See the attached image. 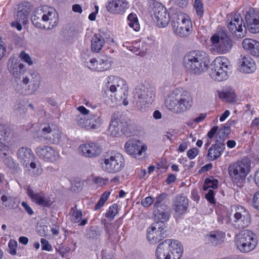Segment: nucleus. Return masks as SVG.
Wrapping results in <instances>:
<instances>
[{"instance_id":"nucleus-1","label":"nucleus","mask_w":259,"mask_h":259,"mask_svg":"<svg viewBox=\"0 0 259 259\" xmlns=\"http://www.w3.org/2000/svg\"><path fill=\"white\" fill-rule=\"evenodd\" d=\"M165 104L167 109L172 113H183L192 107L193 96L191 92L183 88H176L167 96Z\"/></svg>"},{"instance_id":"nucleus-2","label":"nucleus","mask_w":259,"mask_h":259,"mask_svg":"<svg viewBox=\"0 0 259 259\" xmlns=\"http://www.w3.org/2000/svg\"><path fill=\"white\" fill-rule=\"evenodd\" d=\"M183 65L187 72L199 75L207 69L208 55L201 50L190 51L183 58Z\"/></svg>"},{"instance_id":"nucleus-3","label":"nucleus","mask_w":259,"mask_h":259,"mask_svg":"<svg viewBox=\"0 0 259 259\" xmlns=\"http://www.w3.org/2000/svg\"><path fill=\"white\" fill-rule=\"evenodd\" d=\"M155 210V216L159 221L153 223L147 229V239L150 241L155 243L161 241L165 237L164 230L166 228L164 222L168 220L169 213L164 210L156 208Z\"/></svg>"},{"instance_id":"nucleus-4","label":"nucleus","mask_w":259,"mask_h":259,"mask_svg":"<svg viewBox=\"0 0 259 259\" xmlns=\"http://www.w3.org/2000/svg\"><path fill=\"white\" fill-rule=\"evenodd\" d=\"M228 223L233 228L241 230L247 227L251 222V216L244 207L239 205L231 206V211L228 212Z\"/></svg>"},{"instance_id":"nucleus-5","label":"nucleus","mask_w":259,"mask_h":259,"mask_svg":"<svg viewBox=\"0 0 259 259\" xmlns=\"http://www.w3.org/2000/svg\"><path fill=\"white\" fill-rule=\"evenodd\" d=\"M250 161L248 158H243L240 161L231 164L228 166L229 176L234 183L239 187L242 186L246 177L249 174Z\"/></svg>"},{"instance_id":"nucleus-6","label":"nucleus","mask_w":259,"mask_h":259,"mask_svg":"<svg viewBox=\"0 0 259 259\" xmlns=\"http://www.w3.org/2000/svg\"><path fill=\"white\" fill-rule=\"evenodd\" d=\"M101 162L104 171L115 174L121 171L124 166V159L119 153L115 151H108L104 153Z\"/></svg>"},{"instance_id":"nucleus-7","label":"nucleus","mask_w":259,"mask_h":259,"mask_svg":"<svg viewBox=\"0 0 259 259\" xmlns=\"http://www.w3.org/2000/svg\"><path fill=\"white\" fill-rule=\"evenodd\" d=\"M109 131L114 137L120 136L122 134L128 136L132 133L133 128L124 117L117 113H114L112 117Z\"/></svg>"},{"instance_id":"nucleus-8","label":"nucleus","mask_w":259,"mask_h":259,"mask_svg":"<svg viewBox=\"0 0 259 259\" xmlns=\"http://www.w3.org/2000/svg\"><path fill=\"white\" fill-rule=\"evenodd\" d=\"M155 97L154 87L142 84L139 85L135 90L134 99L137 106L143 108L142 106L151 103Z\"/></svg>"},{"instance_id":"nucleus-9","label":"nucleus","mask_w":259,"mask_h":259,"mask_svg":"<svg viewBox=\"0 0 259 259\" xmlns=\"http://www.w3.org/2000/svg\"><path fill=\"white\" fill-rule=\"evenodd\" d=\"M211 47L220 54L228 53L233 46V41L228 34L223 32H219L212 35L210 38Z\"/></svg>"},{"instance_id":"nucleus-10","label":"nucleus","mask_w":259,"mask_h":259,"mask_svg":"<svg viewBox=\"0 0 259 259\" xmlns=\"http://www.w3.org/2000/svg\"><path fill=\"white\" fill-rule=\"evenodd\" d=\"M17 158L24 167L30 168L29 170L34 175L38 176L41 173V169L36 166L35 156L32 150L26 147L20 148L17 153Z\"/></svg>"},{"instance_id":"nucleus-11","label":"nucleus","mask_w":259,"mask_h":259,"mask_svg":"<svg viewBox=\"0 0 259 259\" xmlns=\"http://www.w3.org/2000/svg\"><path fill=\"white\" fill-rule=\"evenodd\" d=\"M212 77L218 81H222L228 78L230 65L228 59L224 57L215 59L211 64Z\"/></svg>"},{"instance_id":"nucleus-12","label":"nucleus","mask_w":259,"mask_h":259,"mask_svg":"<svg viewBox=\"0 0 259 259\" xmlns=\"http://www.w3.org/2000/svg\"><path fill=\"white\" fill-rule=\"evenodd\" d=\"M106 87L114 93V96L121 99L126 98L128 95V85L126 81L120 77L110 76L108 77Z\"/></svg>"},{"instance_id":"nucleus-13","label":"nucleus","mask_w":259,"mask_h":259,"mask_svg":"<svg viewBox=\"0 0 259 259\" xmlns=\"http://www.w3.org/2000/svg\"><path fill=\"white\" fill-rule=\"evenodd\" d=\"M227 27L229 30L236 38H242L246 35V27L243 19L239 13H235L228 20Z\"/></svg>"},{"instance_id":"nucleus-14","label":"nucleus","mask_w":259,"mask_h":259,"mask_svg":"<svg viewBox=\"0 0 259 259\" xmlns=\"http://www.w3.org/2000/svg\"><path fill=\"white\" fill-rule=\"evenodd\" d=\"M40 136L50 143L59 144L62 142L63 135L57 127L47 124L41 126Z\"/></svg>"},{"instance_id":"nucleus-15","label":"nucleus","mask_w":259,"mask_h":259,"mask_svg":"<svg viewBox=\"0 0 259 259\" xmlns=\"http://www.w3.org/2000/svg\"><path fill=\"white\" fill-rule=\"evenodd\" d=\"M153 19L159 28L165 27L169 22L170 17L167 9L161 4L155 3L152 8Z\"/></svg>"},{"instance_id":"nucleus-16","label":"nucleus","mask_w":259,"mask_h":259,"mask_svg":"<svg viewBox=\"0 0 259 259\" xmlns=\"http://www.w3.org/2000/svg\"><path fill=\"white\" fill-rule=\"evenodd\" d=\"M78 151L83 157L94 158L101 155L102 148L97 143L89 142L81 144L78 147Z\"/></svg>"},{"instance_id":"nucleus-17","label":"nucleus","mask_w":259,"mask_h":259,"mask_svg":"<svg viewBox=\"0 0 259 259\" xmlns=\"http://www.w3.org/2000/svg\"><path fill=\"white\" fill-rule=\"evenodd\" d=\"M246 29L253 34L259 32V12L250 8L245 14Z\"/></svg>"},{"instance_id":"nucleus-18","label":"nucleus","mask_w":259,"mask_h":259,"mask_svg":"<svg viewBox=\"0 0 259 259\" xmlns=\"http://www.w3.org/2000/svg\"><path fill=\"white\" fill-rule=\"evenodd\" d=\"M35 152L40 158L47 162H54L60 158L59 152L49 146H38L36 148Z\"/></svg>"},{"instance_id":"nucleus-19","label":"nucleus","mask_w":259,"mask_h":259,"mask_svg":"<svg viewBox=\"0 0 259 259\" xmlns=\"http://www.w3.org/2000/svg\"><path fill=\"white\" fill-rule=\"evenodd\" d=\"M8 69L16 79H20L25 72V66L15 57H11L7 63Z\"/></svg>"},{"instance_id":"nucleus-20","label":"nucleus","mask_w":259,"mask_h":259,"mask_svg":"<svg viewBox=\"0 0 259 259\" xmlns=\"http://www.w3.org/2000/svg\"><path fill=\"white\" fill-rule=\"evenodd\" d=\"M124 148L126 152L135 158L142 155L143 152L146 150V147L139 140L134 139L128 140L125 144Z\"/></svg>"},{"instance_id":"nucleus-21","label":"nucleus","mask_w":259,"mask_h":259,"mask_svg":"<svg viewBox=\"0 0 259 259\" xmlns=\"http://www.w3.org/2000/svg\"><path fill=\"white\" fill-rule=\"evenodd\" d=\"M45 29L50 30L55 27L59 21V16L55 10L52 8H43Z\"/></svg>"},{"instance_id":"nucleus-22","label":"nucleus","mask_w":259,"mask_h":259,"mask_svg":"<svg viewBox=\"0 0 259 259\" xmlns=\"http://www.w3.org/2000/svg\"><path fill=\"white\" fill-rule=\"evenodd\" d=\"M45 29L50 30L55 27L59 21V16L55 10L52 8H43Z\"/></svg>"},{"instance_id":"nucleus-23","label":"nucleus","mask_w":259,"mask_h":259,"mask_svg":"<svg viewBox=\"0 0 259 259\" xmlns=\"http://www.w3.org/2000/svg\"><path fill=\"white\" fill-rule=\"evenodd\" d=\"M128 4L126 0H108L106 8L111 14L122 15L127 9Z\"/></svg>"},{"instance_id":"nucleus-24","label":"nucleus","mask_w":259,"mask_h":259,"mask_svg":"<svg viewBox=\"0 0 259 259\" xmlns=\"http://www.w3.org/2000/svg\"><path fill=\"white\" fill-rule=\"evenodd\" d=\"M88 67L93 71H104L111 68V61L107 56H103L98 60L95 58L91 59Z\"/></svg>"},{"instance_id":"nucleus-25","label":"nucleus","mask_w":259,"mask_h":259,"mask_svg":"<svg viewBox=\"0 0 259 259\" xmlns=\"http://www.w3.org/2000/svg\"><path fill=\"white\" fill-rule=\"evenodd\" d=\"M27 193L32 201L38 205L45 207H50L52 205V203L50 197L46 196L42 192L35 193L30 187H28L27 189Z\"/></svg>"},{"instance_id":"nucleus-26","label":"nucleus","mask_w":259,"mask_h":259,"mask_svg":"<svg viewBox=\"0 0 259 259\" xmlns=\"http://www.w3.org/2000/svg\"><path fill=\"white\" fill-rule=\"evenodd\" d=\"M188 199L183 195H177L173 202V209L179 215L184 214L188 207Z\"/></svg>"},{"instance_id":"nucleus-27","label":"nucleus","mask_w":259,"mask_h":259,"mask_svg":"<svg viewBox=\"0 0 259 259\" xmlns=\"http://www.w3.org/2000/svg\"><path fill=\"white\" fill-rule=\"evenodd\" d=\"M240 71L245 73H251L256 69L254 61L249 56H241L239 59Z\"/></svg>"},{"instance_id":"nucleus-28","label":"nucleus","mask_w":259,"mask_h":259,"mask_svg":"<svg viewBox=\"0 0 259 259\" xmlns=\"http://www.w3.org/2000/svg\"><path fill=\"white\" fill-rule=\"evenodd\" d=\"M243 48L250 55L255 57H259V41L256 40L245 38L242 42Z\"/></svg>"},{"instance_id":"nucleus-29","label":"nucleus","mask_w":259,"mask_h":259,"mask_svg":"<svg viewBox=\"0 0 259 259\" xmlns=\"http://www.w3.org/2000/svg\"><path fill=\"white\" fill-rule=\"evenodd\" d=\"M225 149V144L217 139L215 143L212 145L208 149L207 154L208 159L211 161L217 159L222 155Z\"/></svg>"},{"instance_id":"nucleus-30","label":"nucleus","mask_w":259,"mask_h":259,"mask_svg":"<svg viewBox=\"0 0 259 259\" xmlns=\"http://www.w3.org/2000/svg\"><path fill=\"white\" fill-rule=\"evenodd\" d=\"M22 82L25 85L30 83L29 87H31V90L35 91L39 87L40 77L37 74L34 72L29 73L23 78Z\"/></svg>"},{"instance_id":"nucleus-31","label":"nucleus","mask_w":259,"mask_h":259,"mask_svg":"<svg viewBox=\"0 0 259 259\" xmlns=\"http://www.w3.org/2000/svg\"><path fill=\"white\" fill-rule=\"evenodd\" d=\"M192 25L191 20H186V22L181 23L179 26L172 27L176 34L181 37H186L191 33Z\"/></svg>"},{"instance_id":"nucleus-32","label":"nucleus","mask_w":259,"mask_h":259,"mask_svg":"<svg viewBox=\"0 0 259 259\" xmlns=\"http://www.w3.org/2000/svg\"><path fill=\"white\" fill-rule=\"evenodd\" d=\"M105 39L100 33L94 34L91 40V51L94 53H99L105 45Z\"/></svg>"},{"instance_id":"nucleus-33","label":"nucleus","mask_w":259,"mask_h":259,"mask_svg":"<svg viewBox=\"0 0 259 259\" xmlns=\"http://www.w3.org/2000/svg\"><path fill=\"white\" fill-rule=\"evenodd\" d=\"M237 242L240 243H251L257 241L256 236L252 232L249 230H245L238 233L236 237Z\"/></svg>"},{"instance_id":"nucleus-34","label":"nucleus","mask_w":259,"mask_h":259,"mask_svg":"<svg viewBox=\"0 0 259 259\" xmlns=\"http://www.w3.org/2000/svg\"><path fill=\"white\" fill-rule=\"evenodd\" d=\"M43 11L42 9L36 10L32 16L31 21L32 24L37 28L44 29L45 27L44 21Z\"/></svg>"},{"instance_id":"nucleus-35","label":"nucleus","mask_w":259,"mask_h":259,"mask_svg":"<svg viewBox=\"0 0 259 259\" xmlns=\"http://www.w3.org/2000/svg\"><path fill=\"white\" fill-rule=\"evenodd\" d=\"M189 16L186 15L182 12H177L171 15V26L172 27L179 26V25L183 22H186V20H189Z\"/></svg>"},{"instance_id":"nucleus-36","label":"nucleus","mask_w":259,"mask_h":259,"mask_svg":"<svg viewBox=\"0 0 259 259\" xmlns=\"http://www.w3.org/2000/svg\"><path fill=\"white\" fill-rule=\"evenodd\" d=\"M169 249L174 259H180L183 252L182 244H169Z\"/></svg>"},{"instance_id":"nucleus-37","label":"nucleus","mask_w":259,"mask_h":259,"mask_svg":"<svg viewBox=\"0 0 259 259\" xmlns=\"http://www.w3.org/2000/svg\"><path fill=\"white\" fill-rule=\"evenodd\" d=\"M225 237V233L222 231H219L210 232L209 234L206 236V238L208 240L218 242H224Z\"/></svg>"},{"instance_id":"nucleus-38","label":"nucleus","mask_w":259,"mask_h":259,"mask_svg":"<svg viewBox=\"0 0 259 259\" xmlns=\"http://www.w3.org/2000/svg\"><path fill=\"white\" fill-rule=\"evenodd\" d=\"M163 244H159L156 250V255L157 259H174L171 255L165 250L163 247Z\"/></svg>"},{"instance_id":"nucleus-39","label":"nucleus","mask_w":259,"mask_h":259,"mask_svg":"<svg viewBox=\"0 0 259 259\" xmlns=\"http://www.w3.org/2000/svg\"><path fill=\"white\" fill-rule=\"evenodd\" d=\"M127 20L130 27L133 28L136 31L139 30L140 25L136 14L133 13L130 14L127 17Z\"/></svg>"},{"instance_id":"nucleus-40","label":"nucleus","mask_w":259,"mask_h":259,"mask_svg":"<svg viewBox=\"0 0 259 259\" xmlns=\"http://www.w3.org/2000/svg\"><path fill=\"white\" fill-rule=\"evenodd\" d=\"M89 120H90V130L96 129L98 128L102 123V119L100 116H98L96 115H92L90 116Z\"/></svg>"},{"instance_id":"nucleus-41","label":"nucleus","mask_w":259,"mask_h":259,"mask_svg":"<svg viewBox=\"0 0 259 259\" xmlns=\"http://www.w3.org/2000/svg\"><path fill=\"white\" fill-rule=\"evenodd\" d=\"M218 96L221 99H224L228 102H234L236 97L235 94L233 92H219Z\"/></svg>"},{"instance_id":"nucleus-42","label":"nucleus","mask_w":259,"mask_h":259,"mask_svg":"<svg viewBox=\"0 0 259 259\" xmlns=\"http://www.w3.org/2000/svg\"><path fill=\"white\" fill-rule=\"evenodd\" d=\"M89 118L85 119L82 115H79L76 119V122L77 125L81 127L85 128L87 130H90Z\"/></svg>"},{"instance_id":"nucleus-43","label":"nucleus","mask_w":259,"mask_h":259,"mask_svg":"<svg viewBox=\"0 0 259 259\" xmlns=\"http://www.w3.org/2000/svg\"><path fill=\"white\" fill-rule=\"evenodd\" d=\"M218 184V181L217 180L212 178H206L203 186V189L204 191H206L209 188H217Z\"/></svg>"},{"instance_id":"nucleus-44","label":"nucleus","mask_w":259,"mask_h":259,"mask_svg":"<svg viewBox=\"0 0 259 259\" xmlns=\"http://www.w3.org/2000/svg\"><path fill=\"white\" fill-rule=\"evenodd\" d=\"M10 132L5 125H0V141L6 144L9 138Z\"/></svg>"},{"instance_id":"nucleus-45","label":"nucleus","mask_w":259,"mask_h":259,"mask_svg":"<svg viewBox=\"0 0 259 259\" xmlns=\"http://www.w3.org/2000/svg\"><path fill=\"white\" fill-rule=\"evenodd\" d=\"M256 244H236V247L243 253H247L256 247Z\"/></svg>"},{"instance_id":"nucleus-46","label":"nucleus","mask_w":259,"mask_h":259,"mask_svg":"<svg viewBox=\"0 0 259 259\" xmlns=\"http://www.w3.org/2000/svg\"><path fill=\"white\" fill-rule=\"evenodd\" d=\"M110 194V193L109 192L105 191L101 195L99 200L95 206V210H98L104 205L109 196Z\"/></svg>"},{"instance_id":"nucleus-47","label":"nucleus","mask_w":259,"mask_h":259,"mask_svg":"<svg viewBox=\"0 0 259 259\" xmlns=\"http://www.w3.org/2000/svg\"><path fill=\"white\" fill-rule=\"evenodd\" d=\"M118 211V206L116 204H113L110 206L108 210L105 213V216L107 218L113 220Z\"/></svg>"},{"instance_id":"nucleus-48","label":"nucleus","mask_w":259,"mask_h":259,"mask_svg":"<svg viewBox=\"0 0 259 259\" xmlns=\"http://www.w3.org/2000/svg\"><path fill=\"white\" fill-rule=\"evenodd\" d=\"M70 212L72 214L74 217V222L77 223L79 222L82 218V214L81 210H77L76 205L71 208Z\"/></svg>"},{"instance_id":"nucleus-49","label":"nucleus","mask_w":259,"mask_h":259,"mask_svg":"<svg viewBox=\"0 0 259 259\" xmlns=\"http://www.w3.org/2000/svg\"><path fill=\"white\" fill-rule=\"evenodd\" d=\"M230 133V128L228 125H223L219 130L217 138L219 136L220 138H222L223 139L225 138Z\"/></svg>"},{"instance_id":"nucleus-50","label":"nucleus","mask_w":259,"mask_h":259,"mask_svg":"<svg viewBox=\"0 0 259 259\" xmlns=\"http://www.w3.org/2000/svg\"><path fill=\"white\" fill-rule=\"evenodd\" d=\"M197 15L202 17L203 15V6L202 2L200 0H195L194 4Z\"/></svg>"},{"instance_id":"nucleus-51","label":"nucleus","mask_w":259,"mask_h":259,"mask_svg":"<svg viewBox=\"0 0 259 259\" xmlns=\"http://www.w3.org/2000/svg\"><path fill=\"white\" fill-rule=\"evenodd\" d=\"M25 106L21 103L19 102L16 105L14 111L16 115L18 116H22L26 112Z\"/></svg>"},{"instance_id":"nucleus-52","label":"nucleus","mask_w":259,"mask_h":259,"mask_svg":"<svg viewBox=\"0 0 259 259\" xmlns=\"http://www.w3.org/2000/svg\"><path fill=\"white\" fill-rule=\"evenodd\" d=\"M26 12V11L24 12L23 10L19 11L16 15V20L24 24L27 19V15Z\"/></svg>"},{"instance_id":"nucleus-53","label":"nucleus","mask_w":259,"mask_h":259,"mask_svg":"<svg viewBox=\"0 0 259 259\" xmlns=\"http://www.w3.org/2000/svg\"><path fill=\"white\" fill-rule=\"evenodd\" d=\"M167 194L165 193H162L158 195L156 198L155 202L154 204V206L155 208H159L161 206V202L166 198Z\"/></svg>"},{"instance_id":"nucleus-54","label":"nucleus","mask_w":259,"mask_h":259,"mask_svg":"<svg viewBox=\"0 0 259 259\" xmlns=\"http://www.w3.org/2000/svg\"><path fill=\"white\" fill-rule=\"evenodd\" d=\"M102 259H114L113 253L110 249L103 250L102 251Z\"/></svg>"},{"instance_id":"nucleus-55","label":"nucleus","mask_w":259,"mask_h":259,"mask_svg":"<svg viewBox=\"0 0 259 259\" xmlns=\"http://www.w3.org/2000/svg\"><path fill=\"white\" fill-rule=\"evenodd\" d=\"M108 181V179L103 178L100 177H95L93 179L94 183L98 185L99 186H102L103 185H105Z\"/></svg>"},{"instance_id":"nucleus-56","label":"nucleus","mask_w":259,"mask_h":259,"mask_svg":"<svg viewBox=\"0 0 259 259\" xmlns=\"http://www.w3.org/2000/svg\"><path fill=\"white\" fill-rule=\"evenodd\" d=\"M252 205L255 208L259 210V191L256 192L253 196Z\"/></svg>"},{"instance_id":"nucleus-57","label":"nucleus","mask_w":259,"mask_h":259,"mask_svg":"<svg viewBox=\"0 0 259 259\" xmlns=\"http://www.w3.org/2000/svg\"><path fill=\"white\" fill-rule=\"evenodd\" d=\"M214 194L213 190L209 189L208 193L205 194V198L211 204L215 203Z\"/></svg>"},{"instance_id":"nucleus-58","label":"nucleus","mask_w":259,"mask_h":259,"mask_svg":"<svg viewBox=\"0 0 259 259\" xmlns=\"http://www.w3.org/2000/svg\"><path fill=\"white\" fill-rule=\"evenodd\" d=\"M154 199L153 197L148 196L141 201V204L145 207L150 206L153 203Z\"/></svg>"},{"instance_id":"nucleus-59","label":"nucleus","mask_w":259,"mask_h":259,"mask_svg":"<svg viewBox=\"0 0 259 259\" xmlns=\"http://www.w3.org/2000/svg\"><path fill=\"white\" fill-rule=\"evenodd\" d=\"M20 57L25 62L27 63L29 65L32 64V61L30 57L28 54H26L24 52H22L20 54Z\"/></svg>"},{"instance_id":"nucleus-60","label":"nucleus","mask_w":259,"mask_h":259,"mask_svg":"<svg viewBox=\"0 0 259 259\" xmlns=\"http://www.w3.org/2000/svg\"><path fill=\"white\" fill-rule=\"evenodd\" d=\"M199 153V150L196 148H192L188 151L187 156L190 159L194 158Z\"/></svg>"},{"instance_id":"nucleus-61","label":"nucleus","mask_w":259,"mask_h":259,"mask_svg":"<svg viewBox=\"0 0 259 259\" xmlns=\"http://www.w3.org/2000/svg\"><path fill=\"white\" fill-rule=\"evenodd\" d=\"M9 149V147L5 143L0 141V154L2 153L5 156H7Z\"/></svg>"},{"instance_id":"nucleus-62","label":"nucleus","mask_w":259,"mask_h":259,"mask_svg":"<svg viewBox=\"0 0 259 259\" xmlns=\"http://www.w3.org/2000/svg\"><path fill=\"white\" fill-rule=\"evenodd\" d=\"M8 252L11 255H16L17 253V244H8Z\"/></svg>"},{"instance_id":"nucleus-63","label":"nucleus","mask_w":259,"mask_h":259,"mask_svg":"<svg viewBox=\"0 0 259 259\" xmlns=\"http://www.w3.org/2000/svg\"><path fill=\"white\" fill-rule=\"evenodd\" d=\"M22 205L24 208L25 211L28 213V214L31 215L33 214L34 212L32 208L28 205L25 202H22Z\"/></svg>"},{"instance_id":"nucleus-64","label":"nucleus","mask_w":259,"mask_h":259,"mask_svg":"<svg viewBox=\"0 0 259 259\" xmlns=\"http://www.w3.org/2000/svg\"><path fill=\"white\" fill-rule=\"evenodd\" d=\"M218 130V126H215L210 129V130L207 133V137L209 139H211L216 134Z\"/></svg>"}]
</instances>
